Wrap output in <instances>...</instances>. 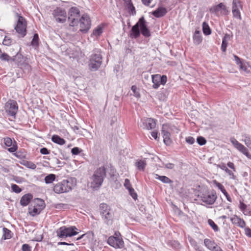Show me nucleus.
<instances>
[{
  "label": "nucleus",
  "mask_w": 251,
  "mask_h": 251,
  "mask_svg": "<svg viewBox=\"0 0 251 251\" xmlns=\"http://www.w3.org/2000/svg\"><path fill=\"white\" fill-rule=\"evenodd\" d=\"M243 141L247 147L251 148V139L250 137L246 136Z\"/></svg>",
  "instance_id": "nucleus-47"
},
{
  "label": "nucleus",
  "mask_w": 251,
  "mask_h": 251,
  "mask_svg": "<svg viewBox=\"0 0 251 251\" xmlns=\"http://www.w3.org/2000/svg\"><path fill=\"white\" fill-rule=\"evenodd\" d=\"M144 123L145 124L147 129H151L155 128L156 125V121L152 118H147L145 120Z\"/></svg>",
  "instance_id": "nucleus-23"
},
{
  "label": "nucleus",
  "mask_w": 251,
  "mask_h": 251,
  "mask_svg": "<svg viewBox=\"0 0 251 251\" xmlns=\"http://www.w3.org/2000/svg\"><path fill=\"white\" fill-rule=\"evenodd\" d=\"M34 206L42 210L45 206L44 201L41 199H36L34 201Z\"/></svg>",
  "instance_id": "nucleus-33"
},
{
  "label": "nucleus",
  "mask_w": 251,
  "mask_h": 251,
  "mask_svg": "<svg viewBox=\"0 0 251 251\" xmlns=\"http://www.w3.org/2000/svg\"><path fill=\"white\" fill-rule=\"evenodd\" d=\"M39 37L37 34H35L31 41V45L33 46H37L38 45Z\"/></svg>",
  "instance_id": "nucleus-43"
},
{
  "label": "nucleus",
  "mask_w": 251,
  "mask_h": 251,
  "mask_svg": "<svg viewBox=\"0 0 251 251\" xmlns=\"http://www.w3.org/2000/svg\"><path fill=\"white\" fill-rule=\"evenodd\" d=\"M212 251H223L220 247L218 246L217 244L214 247V248L211 250Z\"/></svg>",
  "instance_id": "nucleus-64"
},
{
  "label": "nucleus",
  "mask_w": 251,
  "mask_h": 251,
  "mask_svg": "<svg viewBox=\"0 0 251 251\" xmlns=\"http://www.w3.org/2000/svg\"><path fill=\"white\" fill-rule=\"evenodd\" d=\"M0 59L2 61H9L11 59L10 57L5 53H2L0 55Z\"/></svg>",
  "instance_id": "nucleus-44"
},
{
  "label": "nucleus",
  "mask_w": 251,
  "mask_h": 251,
  "mask_svg": "<svg viewBox=\"0 0 251 251\" xmlns=\"http://www.w3.org/2000/svg\"><path fill=\"white\" fill-rule=\"evenodd\" d=\"M128 192L130 195L132 197V198L133 199L136 200L137 199V194L135 192L134 189L133 188L129 189Z\"/></svg>",
  "instance_id": "nucleus-48"
},
{
  "label": "nucleus",
  "mask_w": 251,
  "mask_h": 251,
  "mask_svg": "<svg viewBox=\"0 0 251 251\" xmlns=\"http://www.w3.org/2000/svg\"><path fill=\"white\" fill-rule=\"evenodd\" d=\"M104 26L101 24L97 26L93 31V35L96 37L100 36L103 32Z\"/></svg>",
  "instance_id": "nucleus-30"
},
{
  "label": "nucleus",
  "mask_w": 251,
  "mask_h": 251,
  "mask_svg": "<svg viewBox=\"0 0 251 251\" xmlns=\"http://www.w3.org/2000/svg\"><path fill=\"white\" fill-rule=\"evenodd\" d=\"M52 15L55 21L61 23L63 20V12L60 8H57L53 11Z\"/></svg>",
  "instance_id": "nucleus-21"
},
{
  "label": "nucleus",
  "mask_w": 251,
  "mask_h": 251,
  "mask_svg": "<svg viewBox=\"0 0 251 251\" xmlns=\"http://www.w3.org/2000/svg\"><path fill=\"white\" fill-rule=\"evenodd\" d=\"M55 179V175L54 174H50L46 176L45 178V182L47 184L50 183Z\"/></svg>",
  "instance_id": "nucleus-38"
},
{
  "label": "nucleus",
  "mask_w": 251,
  "mask_h": 251,
  "mask_svg": "<svg viewBox=\"0 0 251 251\" xmlns=\"http://www.w3.org/2000/svg\"><path fill=\"white\" fill-rule=\"evenodd\" d=\"M222 193L225 196V197H226V200L228 201H229V202H231L232 201V199H231V197L229 196V195L228 194V193L226 192V190L225 191H224L223 192H222Z\"/></svg>",
  "instance_id": "nucleus-56"
},
{
  "label": "nucleus",
  "mask_w": 251,
  "mask_h": 251,
  "mask_svg": "<svg viewBox=\"0 0 251 251\" xmlns=\"http://www.w3.org/2000/svg\"><path fill=\"white\" fill-rule=\"evenodd\" d=\"M18 17L17 23L15 27L16 32L19 34L21 37H24L26 33V22L25 19L22 16L17 14Z\"/></svg>",
  "instance_id": "nucleus-7"
},
{
  "label": "nucleus",
  "mask_w": 251,
  "mask_h": 251,
  "mask_svg": "<svg viewBox=\"0 0 251 251\" xmlns=\"http://www.w3.org/2000/svg\"><path fill=\"white\" fill-rule=\"evenodd\" d=\"M231 223L242 228H245L246 225L245 221L240 217L235 215L230 218Z\"/></svg>",
  "instance_id": "nucleus-17"
},
{
  "label": "nucleus",
  "mask_w": 251,
  "mask_h": 251,
  "mask_svg": "<svg viewBox=\"0 0 251 251\" xmlns=\"http://www.w3.org/2000/svg\"><path fill=\"white\" fill-rule=\"evenodd\" d=\"M197 141L198 143L201 146L204 145L206 143V139L202 136L198 137L197 139Z\"/></svg>",
  "instance_id": "nucleus-42"
},
{
  "label": "nucleus",
  "mask_w": 251,
  "mask_h": 251,
  "mask_svg": "<svg viewBox=\"0 0 251 251\" xmlns=\"http://www.w3.org/2000/svg\"><path fill=\"white\" fill-rule=\"evenodd\" d=\"M11 189L12 191L16 193H20L22 189L16 184H12L11 185Z\"/></svg>",
  "instance_id": "nucleus-45"
},
{
  "label": "nucleus",
  "mask_w": 251,
  "mask_h": 251,
  "mask_svg": "<svg viewBox=\"0 0 251 251\" xmlns=\"http://www.w3.org/2000/svg\"><path fill=\"white\" fill-rule=\"evenodd\" d=\"M3 234L2 236V238L3 239H8L11 238V231L10 230L8 229L7 228H3Z\"/></svg>",
  "instance_id": "nucleus-35"
},
{
  "label": "nucleus",
  "mask_w": 251,
  "mask_h": 251,
  "mask_svg": "<svg viewBox=\"0 0 251 251\" xmlns=\"http://www.w3.org/2000/svg\"><path fill=\"white\" fill-rule=\"evenodd\" d=\"M185 141L187 143L192 145L195 142V139L193 137L188 136L185 138Z\"/></svg>",
  "instance_id": "nucleus-53"
},
{
  "label": "nucleus",
  "mask_w": 251,
  "mask_h": 251,
  "mask_svg": "<svg viewBox=\"0 0 251 251\" xmlns=\"http://www.w3.org/2000/svg\"><path fill=\"white\" fill-rule=\"evenodd\" d=\"M79 31L82 33H87L91 26V21L87 14H83L78 21Z\"/></svg>",
  "instance_id": "nucleus-6"
},
{
  "label": "nucleus",
  "mask_w": 251,
  "mask_h": 251,
  "mask_svg": "<svg viewBox=\"0 0 251 251\" xmlns=\"http://www.w3.org/2000/svg\"><path fill=\"white\" fill-rule=\"evenodd\" d=\"M11 60L22 68L28 65L26 59L20 53H17Z\"/></svg>",
  "instance_id": "nucleus-15"
},
{
  "label": "nucleus",
  "mask_w": 251,
  "mask_h": 251,
  "mask_svg": "<svg viewBox=\"0 0 251 251\" xmlns=\"http://www.w3.org/2000/svg\"><path fill=\"white\" fill-rule=\"evenodd\" d=\"M245 234L247 236L251 238V229L250 228H249V227L246 228L245 229Z\"/></svg>",
  "instance_id": "nucleus-57"
},
{
  "label": "nucleus",
  "mask_w": 251,
  "mask_h": 251,
  "mask_svg": "<svg viewBox=\"0 0 251 251\" xmlns=\"http://www.w3.org/2000/svg\"><path fill=\"white\" fill-rule=\"evenodd\" d=\"M79 233L78 229L75 226L69 227L64 226V237H72Z\"/></svg>",
  "instance_id": "nucleus-16"
},
{
  "label": "nucleus",
  "mask_w": 251,
  "mask_h": 251,
  "mask_svg": "<svg viewBox=\"0 0 251 251\" xmlns=\"http://www.w3.org/2000/svg\"><path fill=\"white\" fill-rule=\"evenodd\" d=\"M131 89L133 92L134 96H135L137 98H139L140 97V94L139 92L137 91V88L136 86H132Z\"/></svg>",
  "instance_id": "nucleus-49"
},
{
  "label": "nucleus",
  "mask_w": 251,
  "mask_h": 251,
  "mask_svg": "<svg viewBox=\"0 0 251 251\" xmlns=\"http://www.w3.org/2000/svg\"><path fill=\"white\" fill-rule=\"evenodd\" d=\"M155 178L159 179L161 182L164 183H172L173 181L170 179L169 177L166 176H160L157 174H155Z\"/></svg>",
  "instance_id": "nucleus-32"
},
{
  "label": "nucleus",
  "mask_w": 251,
  "mask_h": 251,
  "mask_svg": "<svg viewBox=\"0 0 251 251\" xmlns=\"http://www.w3.org/2000/svg\"><path fill=\"white\" fill-rule=\"evenodd\" d=\"M100 212L102 218L105 220L107 224L112 223L113 214L111 212L110 207L105 203L100 204Z\"/></svg>",
  "instance_id": "nucleus-5"
},
{
  "label": "nucleus",
  "mask_w": 251,
  "mask_h": 251,
  "mask_svg": "<svg viewBox=\"0 0 251 251\" xmlns=\"http://www.w3.org/2000/svg\"><path fill=\"white\" fill-rule=\"evenodd\" d=\"M209 10L210 12L215 13L217 15H226L228 13V10L227 7L222 2L220 3L217 5L211 7Z\"/></svg>",
  "instance_id": "nucleus-10"
},
{
  "label": "nucleus",
  "mask_w": 251,
  "mask_h": 251,
  "mask_svg": "<svg viewBox=\"0 0 251 251\" xmlns=\"http://www.w3.org/2000/svg\"><path fill=\"white\" fill-rule=\"evenodd\" d=\"M29 214L33 216H35V215L39 214L42 211L41 209L35 206L34 205L33 206V209L31 208H29Z\"/></svg>",
  "instance_id": "nucleus-36"
},
{
  "label": "nucleus",
  "mask_w": 251,
  "mask_h": 251,
  "mask_svg": "<svg viewBox=\"0 0 251 251\" xmlns=\"http://www.w3.org/2000/svg\"><path fill=\"white\" fill-rule=\"evenodd\" d=\"M12 43V40L10 37H8V36H5L3 41V44L5 46H9L11 45Z\"/></svg>",
  "instance_id": "nucleus-46"
},
{
  "label": "nucleus",
  "mask_w": 251,
  "mask_h": 251,
  "mask_svg": "<svg viewBox=\"0 0 251 251\" xmlns=\"http://www.w3.org/2000/svg\"><path fill=\"white\" fill-rule=\"evenodd\" d=\"M32 198V195L31 194H26L24 195L20 200L21 204L23 206L27 205Z\"/></svg>",
  "instance_id": "nucleus-22"
},
{
  "label": "nucleus",
  "mask_w": 251,
  "mask_h": 251,
  "mask_svg": "<svg viewBox=\"0 0 251 251\" xmlns=\"http://www.w3.org/2000/svg\"><path fill=\"white\" fill-rule=\"evenodd\" d=\"M152 82L153 83L152 88L157 89L159 87L161 83L160 81L159 75H153L151 76Z\"/></svg>",
  "instance_id": "nucleus-26"
},
{
  "label": "nucleus",
  "mask_w": 251,
  "mask_h": 251,
  "mask_svg": "<svg viewBox=\"0 0 251 251\" xmlns=\"http://www.w3.org/2000/svg\"><path fill=\"white\" fill-rule=\"evenodd\" d=\"M76 184V180L75 178L67 177L64 179V193L71 191Z\"/></svg>",
  "instance_id": "nucleus-14"
},
{
  "label": "nucleus",
  "mask_w": 251,
  "mask_h": 251,
  "mask_svg": "<svg viewBox=\"0 0 251 251\" xmlns=\"http://www.w3.org/2000/svg\"><path fill=\"white\" fill-rule=\"evenodd\" d=\"M129 10H130L132 15L136 14L135 7L133 6L132 3L126 6Z\"/></svg>",
  "instance_id": "nucleus-52"
},
{
  "label": "nucleus",
  "mask_w": 251,
  "mask_h": 251,
  "mask_svg": "<svg viewBox=\"0 0 251 251\" xmlns=\"http://www.w3.org/2000/svg\"><path fill=\"white\" fill-rule=\"evenodd\" d=\"M80 16L79 9L75 7L71 8L68 12V21L70 25L74 26L78 25V18Z\"/></svg>",
  "instance_id": "nucleus-8"
},
{
  "label": "nucleus",
  "mask_w": 251,
  "mask_h": 251,
  "mask_svg": "<svg viewBox=\"0 0 251 251\" xmlns=\"http://www.w3.org/2000/svg\"><path fill=\"white\" fill-rule=\"evenodd\" d=\"M167 13L165 7H159L157 9L152 12V15L156 18H160L165 16Z\"/></svg>",
  "instance_id": "nucleus-20"
},
{
  "label": "nucleus",
  "mask_w": 251,
  "mask_h": 251,
  "mask_svg": "<svg viewBox=\"0 0 251 251\" xmlns=\"http://www.w3.org/2000/svg\"><path fill=\"white\" fill-rule=\"evenodd\" d=\"M212 183L216 187H218L222 192H223L226 190L225 187L220 182H218L216 180H213Z\"/></svg>",
  "instance_id": "nucleus-40"
},
{
  "label": "nucleus",
  "mask_w": 251,
  "mask_h": 251,
  "mask_svg": "<svg viewBox=\"0 0 251 251\" xmlns=\"http://www.w3.org/2000/svg\"><path fill=\"white\" fill-rule=\"evenodd\" d=\"M208 223L215 231H218L219 230V229L218 226L214 222L213 220L211 219H208Z\"/></svg>",
  "instance_id": "nucleus-41"
},
{
  "label": "nucleus",
  "mask_w": 251,
  "mask_h": 251,
  "mask_svg": "<svg viewBox=\"0 0 251 251\" xmlns=\"http://www.w3.org/2000/svg\"><path fill=\"white\" fill-rule=\"evenodd\" d=\"M141 33L145 37H149L151 35L144 17L140 18L138 22L132 26L129 36L132 38L136 39L140 36Z\"/></svg>",
  "instance_id": "nucleus-1"
},
{
  "label": "nucleus",
  "mask_w": 251,
  "mask_h": 251,
  "mask_svg": "<svg viewBox=\"0 0 251 251\" xmlns=\"http://www.w3.org/2000/svg\"><path fill=\"white\" fill-rule=\"evenodd\" d=\"M4 144L7 147H11L8 149V151L10 152H13L17 150V146L16 142L14 141L13 143L12 140L9 137H5L3 139Z\"/></svg>",
  "instance_id": "nucleus-18"
},
{
  "label": "nucleus",
  "mask_w": 251,
  "mask_h": 251,
  "mask_svg": "<svg viewBox=\"0 0 251 251\" xmlns=\"http://www.w3.org/2000/svg\"><path fill=\"white\" fill-rule=\"evenodd\" d=\"M227 165L228 167L232 169L234 171H236V169L233 163L231 162H229L227 163Z\"/></svg>",
  "instance_id": "nucleus-60"
},
{
  "label": "nucleus",
  "mask_w": 251,
  "mask_h": 251,
  "mask_svg": "<svg viewBox=\"0 0 251 251\" xmlns=\"http://www.w3.org/2000/svg\"><path fill=\"white\" fill-rule=\"evenodd\" d=\"M193 39L195 45H198L201 43L202 41V37L201 35L200 31L196 30L195 31Z\"/></svg>",
  "instance_id": "nucleus-24"
},
{
  "label": "nucleus",
  "mask_w": 251,
  "mask_h": 251,
  "mask_svg": "<svg viewBox=\"0 0 251 251\" xmlns=\"http://www.w3.org/2000/svg\"><path fill=\"white\" fill-rule=\"evenodd\" d=\"M226 172L227 173L229 176H231V178L232 179H235L236 178V176L234 175L233 173L230 170L227 169Z\"/></svg>",
  "instance_id": "nucleus-61"
},
{
  "label": "nucleus",
  "mask_w": 251,
  "mask_h": 251,
  "mask_svg": "<svg viewBox=\"0 0 251 251\" xmlns=\"http://www.w3.org/2000/svg\"><path fill=\"white\" fill-rule=\"evenodd\" d=\"M202 31L205 35H209L211 33V29L206 22H203L202 24Z\"/></svg>",
  "instance_id": "nucleus-34"
},
{
  "label": "nucleus",
  "mask_w": 251,
  "mask_h": 251,
  "mask_svg": "<svg viewBox=\"0 0 251 251\" xmlns=\"http://www.w3.org/2000/svg\"><path fill=\"white\" fill-rule=\"evenodd\" d=\"M94 236V233L92 232H87L86 233L83 234L81 235L80 236L78 237L76 240L79 241L81 239H83V242L81 243L82 245H85L87 243L90 242L91 240L93 239Z\"/></svg>",
  "instance_id": "nucleus-19"
},
{
  "label": "nucleus",
  "mask_w": 251,
  "mask_h": 251,
  "mask_svg": "<svg viewBox=\"0 0 251 251\" xmlns=\"http://www.w3.org/2000/svg\"><path fill=\"white\" fill-rule=\"evenodd\" d=\"M53 190L57 194L63 193V184L60 183L56 184L54 187Z\"/></svg>",
  "instance_id": "nucleus-37"
},
{
  "label": "nucleus",
  "mask_w": 251,
  "mask_h": 251,
  "mask_svg": "<svg viewBox=\"0 0 251 251\" xmlns=\"http://www.w3.org/2000/svg\"><path fill=\"white\" fill-rule=\"evenodd\" d=\"M51 140L55 143L58 144L59 145H63V139L61 138L58 135H53L51 137Z\"/></svg>",
  "instance_id": "nucleus-39"
},
{
  "label": "nucleus",
  "mask_w": 251,
  "mask_h": 251,
  "mask_svg": "<svg viewBox=\"0 0 251 251\" xmlns=\"http://www.w3.org/2000/svg\"><path fill=\"white\" fill-rule=\"evenodd\" d=\"M165 167L167 169H172L175 167V164L171 163H168L165 165Z\"/></svg>",
  "instance_id": "nucleus-59"
},
{
  "label": "nucleus",
  "mask_w": 251,
  "mask_h": 251,
  "mask_svg": "<svg viewBox=\"0 0 251 251\" xmlns=\"http://www.w3.org/2000/svg\"><path fill=\"white\" fill-rule=\"evenodd\" d=\"M220 169H222L223 170H224L225 172L226 171L227 169H228L226 166V165L224 163H222L221 164L218 165V166Z\"/></svg>",
  "instance_id": "nucleus-63"
},
{
  "label": "nucleus",
  "mask_w": 251,
  "mask_h": 251,
  "mask_svg": "<svg viewBox=\"0 0 251 251\" xmlns=\"http://www.w3.org/2000/svg\"><path fill=\"white\" fill-rule=\"evenodd\" d=\"M107 243L115 249H121L124 247V242L119 231L115 232L113 235L109 237Z\"/></svg>",
  "instance_id": "nucleus-3"
},
{
  "label": "nucleus",
  "mask_w": 251,
  "mask_h": 251,
  "mask_svg": "<svg viewBox=\"0 0 251 251\" xmlns=\"http://www.w3.org/2000/svg\"><path fill=\"white\" fill-rule=\"evenodd\" d=\"M147 163L145 159L137 160L135 163V166L138 169L144 171L146 166Z\"/></svg>",
  "instance_id": "nucleus-29"
},
{
  "label": "nucleus",
  "mask_w": 251,
  "mask_h": 251,
  "mask_svg": "<svg viewBox=\"0 0 251 251\" xmlns=\"http://www.w3.org/2000/svg\"><path fill=\"white\" fill-rule=\"evenodd\" d=\"M163 141L164 143L167 145H169L172 142V140L170 138V133L166 130H162Z\"/></svg>",
  "instance_id": "nucleus-28"
},
{
  "label": "nucleus",
  "mask_w": 251,
  "mask_h": 251,
  "mask_svg": "<svg viewBox=\"0 0 251 251\" xmlns=\"http://www.w3.org/2000/svg\"><path fill=\"white\" fill-rule=\"evenodd\" d=\"M57 236L59 237L63 236V228L60 227L59 229L56 231Z\"/></svg>",
  "instance_id": "nucleus-58"
},
{
  "label": "nucleus",
  "mask_w": 251,
  "mask_h": 251,
  "mask_svg": "<svg viewBox=\"0 0 251 251\" xmlns=\"http://www.w3.org/2000/svg\"><path fill=\"white\" fill-rule=\"evenodd\" d=\"M159 78L161 84L164 85L167 81V76L165 75H163L162 76H161V75H159Z\"/></svg>",
  "instance_id": "nucleus-51"
},
{
  "label": "nucleus",
  "mask_w": 251,
  "mask_h": 251,
  "mask_svg": "<svg viewBox=\"0 0 251 251\" xmlns=\"http://www.w3.org/2000/svg\"><path fill=\"white\" fill-rule=\"evenodd\" d=\"M6 111L11 116H14L17 112L18 106L17 103L14 100H10L6 103L5 105Z\"/></svg>",
  "instance_id": "nucleus-12"
},
{
  "label": "nucleus",
  "mask_w": 251,
  "mask_h": 251,
  "mask_svg": "<svg viewBox=\"0 0 251 251\" xmlns=\"http://www.w3.org/2000/svg\"><path fill=\"white\" fill-rule=\"evenodd\" d=\"M230 38V35L228 34H226L223 38L222 44L221 46V49L223 52H226V47L227 46L228 40Z\"/></svg>",
  "instance_id": "nucleus-27"
},
{
  "label": "nucleus",
  "mask_w": 251,
  "mask_h": 251,
  "mask_svg": "<svg viewBox=\"0 0 251 251\" xmlns=\"http://www.w3.org/2000/svg\"><path fill=\"white\" fill-rule=\"evenodd\" d=\"M230 142L237 150L246 155L248 158L251 159V154L249 152L247 148L243 145L239 143L234 138H231Z\"/></svg>",
  "instance_id": "nucleus-13"
},
{
  "label": "nucleus",
  "mask_w": 251,
  "mask_h": 251,
  "mask_svg": "<svg viewBox=\"0 0 251 251\" xmlns=\"http://www.w3.org/2000/svg\"><path fill=\"white\" fill-rule=\"evenodd\" d=\"M204 245L210 250H212L217 244L212 240L209 239H205L204 240Z\"/></svg>",
  "instance_id": "nucleus-31"
},
{
  "label": "nucleus",
  "mask_w": 251,
  "mask_h": 251,
  "mask_svg": "<svg viewBox=\"0 0 251 251\" xmlns=\"http://www.w3.org/2000/svg\"><path fill=\"white\" fill-rule=\"evenodd\" d=\"M23 251H31L30 247L27 244H24L22 246Z\"/></svg>",
  "instance_id": "nucleus-55"
},
{
  "label": "nucleus",
  "mask_w": 251,
  "mask_h": 251,
  "mask_svg": "<svg viewBox=\"0 0 251 251\" xmlns=\"http://www.w3.org/2000/svg\"><path fill=\"white\" fill-rule=\"evenodd\" d=\"M217 198L216 193L214 191L207 192L203 193L201 196V200L208 204H212Z\"/></svg>",
  "instance_id": "nucleus-11"
},
{
  "label": "nucleus",
  "mask_w": 251,
  "mask_h": 251,
  "mask_svg": "<svg viewBox=\"0 0 251 251\" xmlns=\"http://www.w3.org/2000/svg\"><path fill=\"white\" fill-rule=\"evenodd\" d=\"M243 9V5L239 0H233L232 13L234 18L241 20L240 11Z\"/></svg>",
  "instance_id": "nucleus-9"
},
{
  "label": "nucleus",
  "mask_w": 251,
  "mask_h": 251,
  "mask_svg": "<svg viewBox=\"0 0 251 251\" xmlns=\"http://www.w3.org/2000/svg\"><path fill=\"white\" fill-rule=\"evenodd\" d=\"M124 186L126 187V189H127L128 190H129V189L130 188H132V185L130 183V180L127 179V178H126L125 180V183H124Z\"/></svg>",
  "instance_id": "nucleus-50"
},
{
  "label": "nucleus",
  "mask_w": 251,
  "mask_h": 251,
  "mask_svg": "<svg viewBox=\"0 0 251 251\" xmlns=\"http://www.w3.org/2000/svg\"><path fill=\"white\" fill-rule=\"evenodd\" d=\"M236 63L239 65L240 70L246 72L247 71V67L241 59L237 55H233Z\"/></svg>",
  "instance_id": "nucleus-25"
},
{
  "label": "nucleus",
  "mask_w": 251,
  "mask_h": 251,
  "mask_svg": "<svg viewBox=\"0 0 251 251\" xmlns=\"http://www.w3.org/2000/svg\"><path fill=\"white\" fill-rule=\"evenodd\" d=\"M40 152L43 154H48L49 151L46 148H43L40 150Z\"/></svg>",
  "instance_id": "nucleus-62"
},
{
  "label": "nucleus",
  "mask_w": 251,
  "mask_h": 251,
  "mask_svg": "<svg viewBox=\"0 0 251 251\" xmlns=\"http://www.w3.org/2000/svg\"><path fill=\"white\" fill-rule=\"evenodd\" d=\"M106 176V169L104 166L98 168L92 177L91 187L93 189L99 188Z\"/></svg>",
  "instance_id": "nucleus-2"
},
{
  "label": "nucleus",
  "mask_w": 251,
  "mask_h": 251,
  "mask_svg": "<svg viewBox=\"0 0 251 251\" xmlns=\"http://www.w3.org/2000/svg\"><path fill=\"white\" fill-rule=\"evenodd\" d=\"M95 51L97 53L91 55L88 64L89 69L92 71L97 70L102 63V56L100 51L99 50Z\"/></svg>",
  "instance_id": "nucleus-4"
},
{
  "label": "nucleus",
  "mask_w": 251,
  "mask_h": 251,
  "mask_svg": "<svg viewBox=\"0 0 251 251\" xmlns=\"http://www.w3.org/2000/svg\"><path fill=\"white\" fill-rule=\"evenodd\" d=\"M73 154L77 155L80 152L79 149L78 147H75L71 150Z\"/></svg>",
  "instance_id": "nucleus-54"
}]
</instances>
